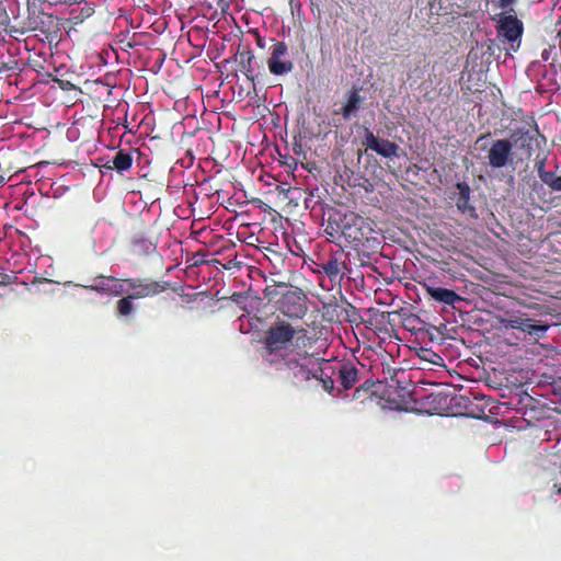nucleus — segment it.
Segmentation results:
<instances>
[{
	"label": "nucleus",
	"instance_id": "nucleus-1",
	"mask_svg": "<svg viewBox=\"0 0 561 561\" xmlns=\"http://www.w3.org/2000/svg\"><path fill=\"white\" fill-rule=\"evenodd\" d=\"M313 344L306 329L277 322L267 332L263 357L277 369H287L296 382L313 378L321 381L325 391L331 392L334 380L325 373L329 362L311 351Z\"/></svg>",
	"mask_w": 561,
	"mask_h": 561
},
{
	"label": "nucleus",
	"instance_id": "nucleus-2",
	"mask_svg": "<svg viewBox=\"0 0 561 561\" xmlns=\"http://www.w3.org/2000/svg\"><path fill=\"white\" fill-rule=\"evenodd\" d=\"M497 37L508 44V49L517 51L520 47L524 31L523 22L515 14L507 12L499 14L496 21Z\"/></svg>",
	"mask_w": 561,
	"mask_h": 561
},
{
	"label": "nucleus",
	"instance_id": "nucleus-3",
	"mask_svg": "<svg viewBox=\"0 0 561 561\" xmlns=\"http://www.w3.org/2000/svg\"><path fill=\"white\" fill-rule=\"evenodd\" d=\"M489 165L492 169H502L514 163L513 142L511 139L493 141L488 151Z\"/></svg>",
	"mask_w": 561,
	"mask_h": 561
},
{
	"label": "nucleus",
	"instance_id": "nucleus-4",
	"mask_svg": "<svg viewBox=\"0 0 561 561\" xmlns=\"http://www.w3.org/2000/svg\"><path fill=\"white\" fill-rule=\"evenodd\" d=\"M278 308L289 318L301 319L307 312L306 296L299 290H287L279 299Z\"/></svg>",
	"mask_w": 561,
	"mask_h": 561
},
{
	"label": "nucleus",
	"instance_id": "nucleus-5",
	"mask_svg": "<svg viewBox=\"0 0 561 561\" xmlns=\"http://www.w3.org/2000/svg\"><path fill=\"white\" fill-rule=\"evenodd\" d=\"M287 53L288 48L284 42H277L271 47V57L268 58L267 66L273 75L282 76L293 70V62L285 58Z\"/></svg>",
	"mask_w": 561,
	"mask_h": 561
},
{
	"label": "nucleus",
	"instance_id": "nucleus-6",
	"mask_svg": "<svg viewBox=\"0 0 561 561\" xmlns=\"http://www.w3.org/2000/svg\"><path fill=\"white\" fill-rule=\"evenodd\" d=\"M368 149L376 151L385 158L398 157L399 146L387 139H380L369 129H366L363 142Z\"/></svg>",
	"mask_w": 561,
	"mask_h": 561
},
{
	"label": "nucleus",
	"instance_id": "nucleus-7",
	"mask_svg": "<svg viewBox=\"0 0 561 561\" xmlns=\"http://www.w3.org/2000/svg\"><path fill=\"white\" fill-rule=\"evenodd\" d=\"M129 288L128 295L134 299L154 296L162 290V286L157 282H147L139 278L127 279Z\"/></svg>",
	"mask_w": 561,
	"mask_h": 561
},
{
	"label": "nucleus",
	"instance_id": "nucleus-8",
	"mask_svg": "<svg viewBox=\"0 0 561 561\" xmlns=\"http://www.w3.org/2000/svg\"><path fill=\"white\" fill-rule=\"evenodd\" d=\"M342 253L332 254L327 261H323L320 266L330 279L342 278L344 275L345 263L342 261Z\"/></svg>",
	"mask_w": 561,
	"mask_h": 561
},
{
	"label": "nucleus",
	"instance_id": "nucleus-9",
	"mask_svg": "<svg viewBox=\"0 0 561 561\" xmlns=\"http://www.w3.org/2000/svg\"><path fill=\"white\" fill-rule=\"evenodd\" d=\"M458 191V197L456 201L457 208L466 215H469L470 217L476 218L477 213L476 208L470 204V194L471 190L469 185L466 182H459L456 185Z\"/></svg>",
	"mask_w": 561,
	"mask_h": 561
},
{
	"label": "nucleus",
	"instance_id": "nucleus-10",
	"mask_svg": "<svg viewBox=\"0 0 561 561\" xmlns=\"http://www.w3.org/2000/svg\"><path fill=\"white\" fill-rule=\"evenodd\" d=\"M427 294L435 299L436 301L443 302L445 305L454 306L456 302L461 300V297L454 290L436 287L433 285H424Z\"/></svg>",
	"mask_w": 561,
	"mask_h": 561
},
{
	"label": "nucleus",
	"instance_id": "nucleus-11",
	"mask_svg": "<svg viewBox=\"0 0 561 561\" xmlns=\"http://www.w3.org/2000/svg\"><path fill=\"white\" fill-rule=\"evenodd\" d=\"M549 328V323H546L541 320H534L525 316L524 324H522L520 331L528 336L541 339L546 335Z\"/></svg>",
	"mask_w": 561,
	"mask_h": 561
},
{
	"label": "nucleus",
	"instance_id": "nucleus-12",
	"mask_svg": "<svg viewBox=\"0 0 561 561\" xmlns=\"http://www.w3.org/2000/svg\"><path fill=\"white\" fill-rule=\"evenodd\" d=\"M133 157L129 152L125 150H118L113 159L108 160L103 168L108 170H116L119 173H123L131 168Z\"/></svg>",
	"mask_w": 561,
	"mask_h": 561
},
{
	"label": "nucleus",
	"instance_id": "nucleus-13",
	"mask_svg": "<svg viewBox=\"0 0 561 561\" xmlns=\"http://www.w3.org/2000/svg\"><path fill=\"white\" fill-rule=\"evenodd\" d=\"M339 377L344 389L352 388L357 381V369L350 364H344L339 369Z\"/></svg>",
	"mask_w": 561,
	"mask_h": 561
},
{
	"label": "nucleus",
	"instance_id": "nucleus-14",
	"mask_svg": "<svg viewBox=\"0 0 561 561\" xmlns=\"http://www.w3.org/2000/svg\"><path fill=\"white\" fill-rule=\"evenodd\" d=\"M362 98L357 91H351L347 95L346 104L341 108V114L348 119L359 108Z\"/></svg>",
	"mask_w": 561,
	"mask_h": 561
},
{
	"label": "nucleus",
	"instance_id": "nucleus-15",
	"mask_svg": "<svg viewBox=\"0 0 561 561\" xmlns=\"http://www.w3.org/2000/svg\"><path fill=\"white\" fill-rule=\"evenodd\" d=\"M365 220L363 217L351 213L344 217L343 221V232L344 234H347L348 237H352L353 239H357L358 237L356 234L352 233V227H355L358 230H362V227L364 226Z\"/></svg>",
	"mask_w": 561,
	"mask_h": 561
},
{
	"label": "nucleus",
	"instance_id": "nucleus-16",
	"mask_svg": "<svg viewBox=\"0 0 561 561\" xmlns=\"http://www.w3.org/2000/svg\"><path fill=\"white\" fill-rule=\"evenodd\" d=\"M113 276L100 275L94 278L93 284L90 286H83L87 289L94 290L102 295H108Z\"/></svg>",
	"mask_w": 561,
	"mask_h": 561
},
{
	"label": "nucleus",
	"instance_id": "nucleus-17",
	"mask_svg": "<svg viewBox=\"0 0 561 561\" xmlns=\"http://www.w3.org/2000/svg\"><path fill=\"white\" fill-rule=\"evenodd\" d=\"M133 297L127 295L117 301V314L119 317H130L135 311V306L133 304Z\"/></svg>",
	"mask_w": 561,
	"mask_h": 561
},
{
	"label": "nucleus",
	"instance_id": "nucleus-18",
	"mask_svg": "<svg viewBox=\"0 0 561 561\" xmlns=\"http://www.w3.org/2000/svg\"><path fill=\"white\" fill-rule=\"evenodd\" d=\"M128 293L127 279L112 278L108 296H122L124 294L128 295Z\"/></svg>",
	"mask_w": 561,
	"mask_h": 561
},
{
	"label": "nucleus",
	"instance_id": "nucleus-19",
	"mask_svg": "<svg viewBox=\"0 0 561 561\" xmlns=\"http://www.w3.org/2000/svg\"><path fill=\"white\" fill-rule=\"evenodd\" d=\"M525 314H511L501 320V324L504 329H515L520 330L522 324H524Z\"/></svg>",
	"mask_w": 561,
	"mask_h": 561
},
{
	"label": "nucleus",
	"instance_id": "nucleus-20",
	"mask_svg": "<svg viewBox=\"0 0 561 561\" xmlns=\"http://www.w3.org/2000/svg\"><path fill=\"white\" fill-rule=\"evenodd\" d=\"M134 249L138 253L149 254L154 251V244L146 239H139L134 242Z\"/></svg>",
	"mask_w": 561,
	"mask_h": 561
},
{
	"label": "nucleus",
	"instance_id": "nucleus-21",
	"mask_svg": "<svg viewBox=\"0 0 561 561\" xmlns=\"http://www.w3.org/2000/svg\"><path fill=\"white\" fill-rule=\"evenodd\" d=\"M539 179L553 190V186L556 185L554 182H557L558 176L551 171H546L540 174Z\"/></svg>",
	"mask_w": 561,
	"mask_h": 561
},
{
	"label": "nucleus",
	"instance_id": "nucleus-22",
	"mask_svg": "<svg viewBox=\"0 0 561 561\" xmlns=\"http://www.w3.org/2000/svg\"><path fill=\"white\" fill-rule=\"evenodd\" d=\"M531 139H533V137L529 135L528 131H526V133H522L519 135V137L515 140V142L520 140L523 142V145H526V142L531 141Z\"/></svg>",
	"mask_w": 561,
	"mask_h": 561
},
{
	"label": "nucleus",
	"instance_id": "nucleus-23",
	"mask_svg": "<svg viewBox=\"0 0 561 561\" xmlns=\"http://www.w3.org/2000/svg\"><path fill=\"white\" fill-rule=\"evenodd\" d=\"M516 0H499V7L501 9H507L511 7Z\"/></svg>",
	"mask_w": 561,
	"mask_h": 561
},
{
	"label": "nucleus",
	"instance_id": "nucleus-24",
	"mask_svg": "<svg viewBox=\"0 0 561 561\" xmlns=\"http://www.w3.org/2000/svg\"><path fill=\"white\" fill-rule=\"evenodd\" d=\"M536 168H537L538 175L540 176V174L542 172H546V170H545V160L537 161L536 162Z\"/></svg>",
	"mask_w": 561,
	"mask_h": 561
},
{
	"label": "nucleus",
	"instance_id": "nucleus-25",
	"mask_svg": "<svg viewBox=\"0 0 561 561\" xmlns=\"http://www.w3.org/2000/svg\"><path fill=\"white\" fill-rule=\"evenodd\" d=\"M556 185L553 186V191L561 192V175L558 176Z\"/></svg>",
	"mask_w": 561,
	"mask_h": 561
},
{
	"label": "nucleus",
	"instance_id": "nucleus-26",
	"mask_svg": "<svg viewBox=\"0 0 561 561\" xmlns=\"http://www.w3.org/2000/svg\"><path fill=\"white\" fill-rule=\"evenodd\" d=\"M541 57L543 60H548L549 59V50L545 49L541 54Z\"/></svg>",
	"mask_w": 561,
	"mask_h": 561
},
{
	"label": "nucleus",
	"instance_id": "nucleus-27",
	"mask_svg": "<svg viewBox=\"0 0 561 561\" xmlns=\"http://www.w3.org/2000/svg\"><path fill=\"white\" fill-rule=\"evenodd\" d=\"M42 283H50L51 280L47 279V278H44L43 280H41Z\"/></svg>",
	"mask_w": 561,
	"mask_h": 561
},
{
	"label": "nucleus",
	"instance_id": "nucleus-28",
	"mask_svg": "<svg viewBox=\"0 0 561 561\" xmlns=\"http://www.w3.org/2000/svg\"><path fill=\"white\" fill-rule=\"evenodd\" d=\"M558 227H559V229L561 231V220L558 222Z\"/></svg>",
	"mask_w": 561,
	"mask_h": 561
},
{
	"label": "nucleus",
	"instance_id": "nucleus-29",
	"mask_svg": "<svg viewBox=\"0 0 561 561\" xmlns=\"http://www.w3.org/2000/svg\"><path fill=\"white\" fill-rule=\"evenodd\" d=\"M558 492L561 493V488L558 489Z\"/></svg>",
	"mask_w": 561,
	"mask_h": 561
}]
</instances>
